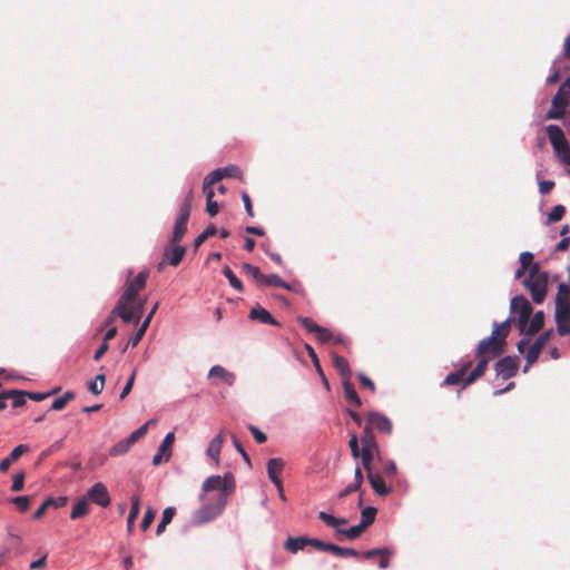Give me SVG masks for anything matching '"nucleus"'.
<instances>
[{
  "label": "nucleus",
  "mask_w": 570,
  "mask_h": 570,
  "mask_svg": "<svg viewBox=\"0 0 570 570\" xmlns=\"http://www.w3.org/2000/svg\"><path fill=\"white\" fill-rule=\"evenodd\" d=\"M358 442H361V441H360L358 436L356 435V433H352L350 441H348V446L351 449V453L354 459H357L361 455V449L358 446Z\"/></svg>",
  "instance_id": "6e6d98bb"
},
{
  "label": "nucleus",
  "mask_w": 570,
  "mask_h": 570,
  "mask_svg": "<svg viewBox=\"0 0 570 570\" xmlns=\"http://www.w3.org/2000/svg\"><path fill=\"white\" fill-rule=\"evenodd\" d=\"M105 382H106V376L104 373H100L95 377V380H92L88 383V390L92 394L99 395L105 387Z\"/></svg>",
  "instance_id": "58836bf2"
},
{
  "label": "nucleus",
  "mask_w": 570,
  "mask_h": 570,
  "mask_svg": "<svg viewBox=\"0 0 570 570\" xmlns=\"http://www.w3.org/2000/svg\"><path fill=\"white\" fill-rule=\"evenodd\" d=\"M248 429L257 443L262 444V443L266 442V440H267L266 434L264 432H262L257 426L250 424L248 426Z\"/></svg>",
  "instance_id": "0e129e2a"
},
{
  "label": "nucleus",
  "mask_w": 570,
  "mask_h": 570,
  "mask_svg": "<svg viewBox=\"0 0 570 570\" xmlns=\"http://www.w3.org/2000/svg\"><path fill=\"white\" fill-rule=\"evenodd\" d=\"M149 272L144 269L132 279H127L124 285V293L118 299L117 304L124 308H127L129 303H135L138 298V293L145 288L148 279Z\"/></svg>",
  "instance_id": "20e7f679"
},
{
  "label": "nucleus",
  "mask_w": 570,
  "mask_h": 570,
  "mask_svg": "<svg viewBox=\"0 0 570 570\" xmlns=\"http://www.w3.org/2000/svg\"><path fill=\"white\" fill-rule=\"evenodd\" d=\"M381 462L383 463V475L385 478L391 479L396 475L397 469L393 460H387L385 462L382 460Z\"/></svg>",
  "instance_id": "864d4df0"
},
{
  "label": "nucleus",
  "mask_w": 570,
  "mask_h": 570,
  "mask_svg": "<svg viewBox=\"0 0 570 570\" xmlns=\"http://www.w3.org/2000/svg\"><path fill=\"white\" fill-rule=\"evenodd\" d=\"M175 442V434L174 432H169L166 434L165 439L160 443L157 453L153 458V464L159 465L164 461H168L171 456L170 448L173 443Z\"/></svg>",
  "instance_id": "ddd939ff"
},
{
  "label": "nucleus",
  "mask_w": 570,
  "mask_h": 570,
  "mask_svg": "<svg viewBox=\"0 0 570 570\" xmlns=\"http://www.w3.org/2000/svg\"><path fill=\"white\" fill-rule=\"evenodd\" d=\"M6 396L8 399H12V406L13 407H20L26 403L27 392L18 391V390H10L6 391Z\"/></svg>",
  "instance_id": "4c0bfd02"
},
{
  "label": "nucleus",
  "mask_w": 570,
  "mask_h": 570,
  "mask_svg": "<svg viewBox=\"0 0 570 570\" xmlns=\"http://www.w3.org/2000/svg\"><path fill=\"white\" fill-rule=\"evenodd\" d=\"M544 325V313L542 311H538L531 322L527 324L524 332H521L522 334H525L528 336H532L535 333H538Z\"/></svg>",
  "instance_id": "4be33fe9"
},
{
  "label": "nucleus",
  "mask_w": 570,
  "mask_h": 570,
  "mask_svg": "<svg viewBox=\"0 0 570 570\" xmlns=\"http://www.w3.org/2000/svg\"><path fill=\"white\" fill-rule=\"evenodd\" d=\"M156 423V420L155 419H151L149 421H147L145 424H142L139 429H137L136 431H134L126 440L129 442V444L132 446L138 440H140L141 438H144L147 432H148V428L151 425V424H155Z\"/></svg>",
  "instance_id": "72a5a7b5"
},
{
  "label": "nucleus",
  "mask_w": 570,
  "mask_h": 570,
  "mask_svg": "<svg viewBox=\"0 0 570 570\" xmlns=\"http://www.w3.org/2000/svg\"><path fill=\"white\" fill-rule=\"evenodd\" d=\"M186 254V247L179 243L169 240L163 253V258L158 263V271L161 272L166 265L178 266Z\"/></svg>",
  "instance_id": "0eeeda50"
},
{
  "label": "nucleus",
  "mask_w": 570,
  "mask_h": 570,
  "mask_svg": "<svg viewBox=\"0 0 570 570\" xmlns=\"http://www.w3.org/2000/svg\"><path fill=\"white\" fill-rule=\"evenodd\" d=\"M511 313L519 315L518 326L520 332H524L532 314V306L529 301L522 295L513 297L511 299Z\"/></svg>",
  "instance_id": "6e6552de"
},
{
  "label": "nucleus",
  "mask_w": 570,
  "mask_h": 570,
  "mask_svg": "<svg viewBox=\"0 0 570 570\" xmlns=\"http://www.w3.org/2000/svg\"><path fill=\"white\" fill-rule=\"evenodd\" d=\"M479 360L476 366L472 370V374L476 377V379H480L484 375L487 368H488V364H489V361H487L484 357H476Z\"/></svg>",
  "instance_id": "5fc2aeb1"
},
{
  "label": "nucleus",
  "mask_w": 570,
  "mask_h": 570,
  "mask_svg": "<svg viewBox=\"0 0 570 570\" xmlns=\"http://www.w3.org/2000/svg\"><path fill=\"white\" fill-rule=\"evenodd\" d=\"M144 306H145V299H139L135 303H129L127 305V312H129L132 315V322L138 323L142 316L144 313Z\"/></svg>",
  "instance_id": "e433bc0d"
},
{
  "label": "nucleus",
  "mask_w": 570,
  "mask_h": 570,
  "mask_svg": "<svg viewBox=\"0 0 570 570\" xmlns=\"http://www.w3.org/2000/svg\"><path fill=\"white\" fill-rule=\"evenodd\" d=\"M242 269L245 273V275L250 277L258 286H261L264 274L257 266H254L249 263H244L242 265Z\"/></svg>",
  "instance_id": "473e14b6"
},
{
  "label": "nucleus",
  "mask_w": 570,
  "mask_h": 570,
  "mask_svg": "<svg viewBox=\"0 0 570 570\" xmlns=\"http://www.w3.org/2000/svg\"><path fill=\"white\" fill-rule=\"evenodd\" d=\"M217 233V228L214 225H209L202 234H199L195 242L194 247L197 249L204 242H206L209 237L215 236Z\"/></svg>",
  "instance_id": "c03bdc74"
},
{
  "label": "nucleus",
  "mask_w": 570,
  "mask_h": 570,
  "mask_svg": "<svg viewBox=\"0 0 570 570\" xmlns=\"http://www.w3.org/2000/svg\"><path fill=\"white\" fill-rule=\"evenodd\" d=\"M360 441L362 443V446H370L374 448L379 446L376 438L374 435V430L371 428V425L365 422V425L363 428V433L360 436Z\"/></svg>",
  "instance_id": "cd10ccee"
},
{
  "label": "nucleus",
  "mask_w": 570,
  "mask_h": 570,
  "mask_svg": "<svg viewBox=\"0 0 570 570\" xmlns=\"http://www.w3.org/2000/svg\"><path fill=\"white\" fill-rule=\"evenodd\" d=\"M570 100V81H564L552 98L551 109L548 111L549 119H560L566 111Z\"/></svg>",
  "instance_id": "423d86ee"
},
{
  "label": "nucleus",
  "mask_w": 570,
  "mask_h": 570,
  "mask_svg": "<svg viewBox=\"0 0 570 570\" xmlns=\"http://www.w3.org/2000/svg\"><path fill=\"white\" fill-rule=\"evenodd\" d=\"M148 326L149 320H145L140 327L138 328V331L135 333V335L129 340L128 344H130L132 347H136L142 340Z\"/></svg>",
  "instance_id": "49530a36"
},
{
  "label": "nucleus",
  "mask_w": 570,
  "mask_h": 570,
  "mask_svg": "<svg viewBox=\"0 0 570 570\" xmlns=\"http://www.w3.org/2000/svg\"><path fill=\"white\" fill-rule=\"evenodd\" d=\"M307 544L314 547L315 549L324 552L333 551L334 543H327L318 539H309L307 538Z\"/></svg>",
  "instance_id": "de8ad7c7"
},
{
  "label": "nucleus",
  "mask_w": 570,
  "mask_h": 570,
  "mask_svg": "<svg viewBox=\"0 0 570 570\" xmlns=\"http://www.w3.org/2000/svg\"><path fill=\"white\" fill-rule=\"evenodd\" d=\"M225 442V438L223 435V431L217 434L209 443L208 448H207V455L213 459L216 463V465L219 464V454H220V451H222V446Z\"/></svg>",
  "instance_id": "a211bd4d"
},
{
  "label": "nucleus",
  "mask_w": 570,
  "mask_h": 570,
  "mask_svg": "<svg viewBox=\"0 0 570 570\" xmlns=\"http://www.w3.org/2000/svg\"><path fill=\"white\" fill-rule=\"evenodd\" d=\"M365 531L361 524L353 525L348 529H338L337 532L345 535L350 540H355Z\"/></svg>",
  "instance_id": "79ce46f5"
},
{
  "label": "nucleus",
  "mask_w": 570,
  "mask_h": 570,
  "mask_svg": "<svg viewBox=\"0 0 570 570\" xmlns=\"http://www.w3.org/2000/svg\"><path fill=\"white\" fill-rule=\"evenodd\" d=\"M89 503L86 497L81 498L72 508L70 518L77 520L86 517L89 513Z\"/></svg>",
  "instance_id": "c85d7f7f"
},
{
  "label": "nucleus",
  "mask_w": 570,
  "mask_h": 570,
  "mask_svg": "<svg viewBox=\"0 0 570 570\" xmlns=\"http://www.w3.org/2000/svg\"><path fill=\"white\" fill-rule=\"evenodd\" d=\"M249 317L252 320H257L263 324H271L275 326L279 325V323L273 317V315L267 309L261 306L252 308Z\"/></svg>",
  "instance_id": "aec40b11"
},
{
  "label": "nucleus",
  "mask_w": 570,
  "mask_h": 570,
  "mask_svg": "<svg viewBox=\"0 0 570 570\" xmlns=\"http://www.w3.org/2000/svg\"><path fill=\"white\" fill-rule=\"evenodd\" d=\"M223 274L229 281V284L233 288H235L238 292H243V289H244L243 283L239 281V278H237V276L234 274V272L228 266L223 268Z\"/></svg>",
  "instance_id": "37998d69"
},
{
  "label": "nucleus",
  "mask_w": 570,
  "mask_h": 570,
  "mask_svg": "<svg viewBox=\"0 0 570 570\" xmlns=\"http://www.w3.org/2000/svg\"><path fill=\"white\" fill-rule=\"evenodd\" d=\"M284 465H285L284 461L279 458H273V459L268 460L267 474H268L269 480L274 484L282 483L281 474L283 472Z\"/></svg>",
  "instance_id": "dca6fc26"
},
{
  "label": "nucleus",
  "mask_w": 570,
  "mask_h": 570,
  "mask_svg": "<svg viewBox=\"0 0 570 570\" xmlns=\"http://www.w3.org/2000/svg\"><path fill=\"white\" fill-rule=\"evenodd\" d=\"M193 202H194V194H193V190H189L183 200V204L179 209V214L190 216Z\"/></svg>",
  "instance_id": "3c124183"
},
{
  "label": "nucleus",
  "mask_w": 570,
  "mask_h": 570,
  "mask_svg": "<svg viewBox=\"0 0 570 570\" xmlns=\"http://www.w3.org/2000/svg\"><path fill=\"white\" fill-rule=\"evenodd\" d=\"M155 519V511L151 508H148L145 512V515L141 520L140 528L142 531H146Z\"/></svg>",
  "instance_id": "bf43d9fd"
},
{
  "label": "nucleus",
  "mask_w": 570,
  "mask_h": 570,
  "mask_svg": "<svg viewBox=\"0 0 570 570\" xmlns=\"http://www.w3.org/2000/svg\"><path fill=\"white\" fill-rule=\"evenodd\" d=\"M261 286H266V287H282V288H285L287 291H293V286L283 281L278 275L276 274H269V275H265L263 276V279H262V283H261Z\"/></svg>",
  "instance_id": "393cba45"
},
{
  "label": "nucleus",
  "mask_w": 570,
  "mask_h": 570,
  "mask_svg": "<svg viewBox=\"0 0 570 570\" xmlns=\"http://www.w3.org/2000/svg\"><path fill=\"white\" fill-rule=\"evenodd\" d=\"M202 489L200 500L204 504L193 517V522L196 524L209 522L223 512L228 497L235 490V479L232 473H226L224 476L212 475L204 481Z\"/></svg>",
  "instance_id": "f257e3e1"
},
{
  "label": "nucleus",
  "mask_w": 570,
  "mask_h": 570,
  "mask_svg": "<svg viewBox=\"0 0 570 570\" xmlns=\"http://www.w3.org/2000/svg\"><path fill=\"white\" fill-rule=\"evenodd\" d=\"M23 485H24V473L23 472L17 473L13 476V481H12V485H11V491L19 492V491H21L23 489Z\"/></svg>",
  "instance_id": "052dcab7"
},
{
  "label": "nucleus",
  "mask_w": 570,
  "mask_h": 570,
  "mask_svg": "<svg viewBox=\"0 0 570 570\" xmlns=\"http://www.w3.org/2000/svg\"><path fill=\"white\" fill-rule=\"evenodd\" d=\"M569 301H570V287L564 283H560L558 286V293L556 296V306H558L559 304L561 305V304L568 303Z\"/></svg>",
  "instance_id": "a19ab883"
},
{
  "label": "nucleus",
  "mask_w": 570,
  "mask_h": 570,
  "mask_svg": "<svg viewBox=\"0 0 570 570\" xmlns=\"http://www.w3.org/2000/svg\"><path fill=\"white\" fill-rule=\"evenodd\" d=\"M50 507H51V501L45 500V501L42 502V504H41V505H40V507L35 511V513H33L32 518H33L35 520H39V519H41V518L46 514L47 510H48Z\"/></svg>",
  "instance_id": "774afa93"
},
{
  "label": "nucleus",
  "mask_w": 570,
  "mask_h": 570,
  "mask_svg": "<svg viewBox=\"0 0 570 570\" xmlns=\"http://www.w3.org/2000/svg\"><path fill=\"white\" fill-rule=\"evenodd\" d=\"M343 390L345 399L355 407H360L362 405L361 399L358 397L354 385L351 383V379L343 380Z\"/></svg>",
  "instance_id": "a878e982"
},
{
  "label": "nucleus",
  "mask_w": 570,
  "mask_h": 570,
  "mask_svg": "<svg viewBox=\"0 0 570 570\" xmlns=\"http://www.w3.org/2000/svg\"><path fill=\"white\" fill-rule=\"evenodd\" d=\"M316 335V338L320 343H326L328 342L330 340L333 338V335L332 333L330 332V330L325 328V327H320V330L317 331V333H315Z\"/></svg>",
  "instance_id": "338daca9"
},
{
  "label": "nucleus",
  "mask_w": 570,
  "mask_h": 570,
  "mask_svg": "<svg viewBox=\"0 0 570 570\" xmlns=\"http://www.w3.org/2000/svg\"><path fill=\"white\" fill-rule=\"evenodd\" d=\"M318 518L326 523V525L328 527H332V528H336L337 527V518H335L334 515L325 512V511H321L318 513Z\"/></svg>",
  "instance_id": "69168bd1"
},
{
  "label": "nucleus",
  "mask_w": 570,
  "mask_h": 570,
  "mask_svg": "<svg viewBox=\"0 0 570 570\" xmlns=\"http://www.w3.org/2000/svg\"><path fill=\"white\" fill-rule=\"evenodd\" d=\"M333 364L338 373L342 375L343 380L351 379V367L347 360L341 355L333 354Z\"/></svg>",
  "instance_id": "bb28decb"
},
{
  "label": "nucleus",
  "mask_w": 570,
  "mask_h": 570,
  "mask_svg": "<svg viewBox=\"0 0 570 570\" xmlns=\"http://www.w3.org/2000/svg\"><path fill=\"white\" fill-rule=\"evenodd\" d=\"M366 478L376 494L385 497L392 492V489L385 484L383 476L379 472L374 470L366 471Z\"/></svg>",
  "instance_id": "4468645a"
},
{
  "label": "nucleus",
  "mask_w": 570,
  "mask_h": 570,
  "mask_svg": "<svg viewBox=\"0 0 570 570\" xmlns=\"http://www.w3.org/2000/svg\"><path fill=\"white\" fill-rule=\"evenodd\" d=\"M58 391H59V389H56L48 393L27 392V396L32 401L41 402V401L46 400L48 396L56 394Z\"/></svg>",
  "instance_id": "e2e57ef3"
},
{
  "label": "nucleus",
  "mask_w": 570,
  "mask_h": 570,
  "mask_svg": "<svg viewBox=\"0 0 570 570\" xmlns=\"http://www.w3.org/2000/svg\"><path fill=\"white\" fill-rule=\"evenodd\" d=\"M524 286L530 291L534 303L541 304L547 295L548 274L542 272L539 264H534L524 279Z\"/></svg>",
  "instance_id": "7ed1b4c3"
},
{
  "label": "nucleus",
  "mask_w": 570,
  "mask_h": 570,
  "mask_svg": "<svg viewBox=\"0 0 570 570\" xmlns=\"http://www.w3.org/2000/svg\"><path fill=\"white\" fill-rule=\"evenodd\" d=\"M520 264L523 269H531V267L535 264L533 263V254L530 252H523L520 254Z\"/></svg>",
  "instance_id": "13d9d810"
},
{
  "label": "nucleus",
  "mask_w": 570,
  "mask_h": 570,
  "mask_svg": "<svg viewBox=\"0 0 570 570\" xmlns=\"http://www.w3.org/2000/svg\"><path fill=\"white\" fill-rule=\"evenodd\" d=\"M471 366L472 361H468L464 364H462L460 370H458L456 372H452L445 376L443 385H456L459 383H462L463 376Z\"/></svg>",
  "instance_id": "5701e85b"
},
{
  "label": "nucleus",
  "mask_w": 570,
  "mask_h": 570,
  "mask_svg": "<svg viewBox=\"0 0 570 570\" xmlns=\"http://www.w3.org/2000/svg\"><path fill=\"white\" fill-rule=\"evenodd\" d=\"M297 322L309 333H317L320 330V325H317L312 318L309 317H298Z\"/></svg>",
  "instance_id": "603ef678"
},
{
  "label": "nucleus",
  "mask_w": 570,
  "mask_h": 570,
  "mask_svg": "<svg viewBox=\"0 0 570 570\" xmlns=\"http://www.w3.org/2000/svg\"><path fill=\"white\" fill-rule=\"evenodd\" d=\"M116 317H120L125 323L132 322V315L129 312H127V308H124L120 305L116 304L110 315L104 322V326L112 327L111 325L115 322Z\"/></svg>",
  "instance_id": "6ab92c4d"
},
{
  "label": "nucleus",
  "mask_w": 570,
  "mask_h": 570,
  "mask_svg": "<svg viewBox=\"0 0 570 570\" xmlns=\"http://www.w3.org/2000/svg\"><path fill=\"white\" fill-rule=\"evenodd\" d=\"M366 422L371 428L382 434L391 435L393 431L392 421L384 414L371 411L366 414Z\"/></svg>",
  "instance_id": "9b49d317"
},
{
  "label": "nucleus",
  "mask_w": 570,
  "mask_h": 570,
  "mask_svg": "<svg viewBox=\"0 0 570 570\" xmlns=\"http://www.w3.org/2000/svg\"><path fill=\"white\" fill-rule=\"evenodd\" d=\"M376 513L377 510L374 507L363 508L361 512V522L358 524L363 525L366 530L375 521Z\"/></svg>",
  "instance_id": "c9c22d12"
},
{
  "label": "nucleus",
  "mask_w": 570,
  "mask_h": 570,
  "mask_svg": "<svg viewBox=\"0 0 570 570\" xmlns=\"http://www.w3.org/2000/svg\"><path fill=\"white\" fill-rule=\"evenodd\" d=\"M332 553L337 557H360L361 556V553L358 551H356L355 549L343 548V547H338L336 544H334Z\"/></svg>",
  "instance_id": "8fccbe9b"
},
{
  "label": "nucleus",
  "mask_w": 570,
  "mask_h": 570,
  "mask_svg": "<svg viewBox=\"0 0 570 570\" xmlns=\"http://www.w3.org/2000/svg\"><path fill=\"white\" fill-rule=\"evenodd\" d=\"M156 423V420L155 419H151L149 421H147L145 424H142L139 429H137L136 431H134L126 440L129 442V444L132 446L138 440H140L141 438H144L147 432H148V428L151 425V424H155Z\"/></svg>",
  "instance_id": "f704fd0d"
},
{
  "label": "nucleus",
  "mask_w": 570,
  "mask_h": 570,
  "mask_svg": "<svg viewBox=\"0 0 570 570\" xmlns=\"http://www.w3.org/2000/svg\"><path fill=\"white\" fill-rule=\"evenodd\" d=\"M520 361L517 356H505L495 363L497 375L503 380H509L517 375Z\"/></svg>",
  "instance_id": "9d476101"
},
{
  "label": "nucleus",
  "mask_w": 570,
  "mask_h": 570,
  "mask_svg": "<svg viewBox=\"0 0 570 570\" xmlns=\"http://www.w3.org/2000/svg\"><path fill=\"white\" fill-rule=\"evenodd\" d=\"M189 216L179 214L175 222L174 230L170 240L174 243H180L184 235L187 233V224Z\"/></svg>",
  "instance_id": "f3484780"
},
{
  "label": "nucleus",
  "mask_w": 570,
  "mask_h": 570,
  "mask_svg": "<svg viewBox=\"0 0 570 570\" xmlns=\"http://www.w3.org/2000/svg\"><path fill=\"white\" fill-rule=\"evenodd\" d=\"M216 183L217 181L214 180L208 175L205 177L204 184H203V193L206 197V203H208L209 200H214L215 193H214L213 186Z\"/></svg>",
  "instance_id": "a18cd8bd"
},
{
  "label": "nucleus",
  "mask_w": 570,
  "mask_h": 570,
  "mask_svg": "<svg viewBox=\"0 0 570 570\" xmlns=\"http://www.w3.org/2000/svg\"><path fill=\"white\" fill-rule=\"evenodd\" d=\"M140 511V498L138 495L131 497V508L127 519V530L129 533L132 531L134 522L137 519Z\"/></svg>",
  "instance_id": "c756f323"
},
{
  "label": "nucleus",
  "mask_w": 570,
  "mask_h": 570,
  "mask_svg": "<svg viewBox=\"0 0 570 570\" xmlns=\"http://www.w3.org/2000/svg\"><path fill=\"white\" fill-rule=\"evenodd\" d=\"M547 134L552 148L564 165H570V147L562 129L558 125H549Z\"/></svg>",
  "instance_id": "39448f33"
},
{
  "label": "nucleus",
  "mask_w": 570,
  "mask_h": 570,
  "mask_svg": "<svg viewBox=\"0 0 570 570\" xmlns=\"http://www.w3.org/2000/svg\"><path fill=\"white\" fill-rule=\"evenodd\" d=\"M510 328L511 318L502 323H494L491 335L479 343L475 350V357H484L487 361H490L503 354Z\"/></svg>",
  "instance_id": "f03ea898"
},
{
  "label": "nucleus",
  "mask_w": 570,
  "mask_h": 570,
  "mask_svg": "<svg viewBox=\"0 0 570 570\" xmlns=\"http://www.w3.org/2000/svg\"><path fill=\"white\" fill-rule=\"evenodd\" d=\"M566 214V207L563 205H557L552 208V210L548 214V223L559 222L563 218Z\"/></svg>",
  "instance_id": "09e8293b"
},
{
  "label": "nucleus",
  "mask_w": 570,
  "mask_h": 570,
  "mask_svg": "<svg viewBox=\"0 0 570 570\" xmlns=\"http://www.w3.org/2000/svg\"><path fill=\"white\" fill-rule=\"evenodd\" d=\"M208 377H217L229 386H232L235 382V374L227 371L225 367L220 365H214L209 370Z\"/></svg>",
  "instance_id": "412c9836"
},
{
  "label": "nucleus",
  "mask_w": 570,
  "mask_h": 570,
  "mask_svg": "<svg viewBox=\"0 0 570 570\" xmlns=\"http://www.w3.org/2000/svg\"><path fill=\"white\" fill-rule=\"evenodd\" d=\"M176 514V509L174 507H168L163 511L161 520L157 525L156 534H161L166 527L171 522L173 518Z\"/></svg>",
  "instance_id": "2f4dec72"
},
{
  "label": "nucleus",
  "mask_w": 570,
  "mask_h": 570,
  "mask_svg": "<svg viewBox=\"0 0 570 570\" xmlns=\"http://www.w3.org/2000/svg\"><path fill=\"white\" fill-rule=\"evenodd\" d=\"M130 448H131V445L129 444V442L126 439L121 440L109 449V455L110 456L124 455L125 453H127L130 450Z\"/></svg>",
  "instance_id": "ea45409f"
},
{
  "label": "nucleus",
  "mask_w": 570,
  "mask_h": 570,
  "mask_svg": "<svg viewBox=\"0 0 570 570\" xmlns=\"http://www.w3.org/2000/svg\"><path fill=\"white\" fill-rule=\"evenodd\" d=\"M136 373H137L136 370H134L132 373L130 374L129 379L127 380V383L120 393L121 400H124L131 392L134 383H135V379H136Z\"/></svg>",
  "instance_id": "680f3d73"
},
{
  "label": "nucleus",
  "mask_w": 570,
  "mask_h": 570,
  "mask_svg": "<svg viewBox=\"0 0 570 570\" xmlns=\"http://www.w3.org/2000/svg\"><path fill=\"white\" fill-rule=\"evenodd\" d=\"M239 173L240 171L238 167L230 165L224 168L215 169L208 176L218 183L224 178L238 177Z\"/></svg>",
  "instance_id": "b1692460"
},
{
  "label": "nucleus",
  "mask_w": 570,
  "mask_h": 570,
  "mask_svg": "<svg viewBox=\"0 0 570 570\" xmlns=\"http://www.w3.org/2000/svg\"><path fill=\"white\" fill-rule=\"evenodd\" d=\"M307 544V538L298 537V538H288L284 544L285 549L291 553H296L299 550H303Z\"/></svg>",
  "instance_id": "7c9ffc66"
},
{
  "label": "nucleus",
  "mask_w": 570,
  "mask_h": 570,
  "mask_svg": "<svg viewBox=\"0 0 570 570\" xmlns=\"http://www.w3.org/2000/svg\"><path fill=\"white\" fill-rule=\"evenodd\" d=\"M86 498L102 508H107L111 501L107 487L101 482L95 483L87 491Z\"/></svg>",
  "instance_id": "f8f14e48"
},
{
  "label": "nucleus",
  "mask_w": 570,
  "mask_h": 570,
  "mask_svg": "<svg viewBox=\"0 0 570 570\" xmlns=\"http://www.w3.org/2000/svg\"><path fill=\"white\" fill-rule=\"evenodd\" d=\"M11 501L21 512H26L30 507V498L28 495L16 497Z\"/></svg>",
  "instance_id": "4d7b16f0"
},
{
  "label": "nucleus",
  "mask_w": 570,
  "mask_h": 570,
  "mask_svg": "<svg viewBox=\"0 0 570 570\" xmlns=\"http://www.w3.org/2000/svg\"><path fill=\"white\" fill-rule=\"evenodd\" d=\"M552 335H553V331L548 330V331L543 332L541 335H539V337L530 346V348L525 355L527 365L524 366V372H527L528 368L538 361L541 351L547 345V343L551 340Z\"/></svg>",
  "instance_id": "1a4fd4ad"
},
{
  "label": "nucleus",
  "mask_w": 570,
  "mask_h": 570,
  "mask_svg": "<svg viewBox=\"0 0 570 570\" xmlns=\"http://www.w3.org/2000/svg\"><path fill=\"white\" fill-rule=\"evenodd\" d=\"M361 459H362V465L366 471H370V470H373L372 468V461L374 459H377L379 461H382V455H381V450L379 446H375L374 448H367V446H362L361 449Z\"/></svg>",
  "instance_id": "2eb2a0df"
}]
</instances>
